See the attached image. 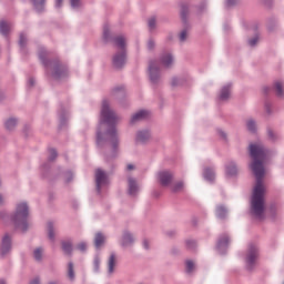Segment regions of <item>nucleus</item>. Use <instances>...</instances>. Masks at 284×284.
I'll return each instance as SVG.
<instances>
[{"label": "nucleus", "instance_id": "nucleus-58", "mask_svg": "<svg viewBox=\"0 0 284 284\" xmlns=\"http://www.w3.org/2000/svg\"><path fill=\"white\" fill-rule=\"evenodd\" d=\"M0 284H6V282H3V281H0Z\"/></svg>", "mask_w": 284, "mask_h": 284}, {"label": "nucleus", "instance_id": "nucleus-10", "mask_svg": "<svg viewBox=\"0 0 284 284\" xmlns=\"http://www.w3.org/2000/svg\"><path fill=\"white\" fill-rule=\"evenodd\" d=\"M148 116H150V112L145 110L139 111L131 118V123H136V121H143V119H148Z\"/></svg>", "mask_w": 284, "mask_h": 284}, {"label": "nucleus", "instance_id": "nucleus-39", "mask_svg": "<svg viewBox=\"0 0 284 284\" xmlns=\"http://www.w3.org/2000/svg\"><path fill=\"white\" fill-rule=\"evenodd\" d=\"M19 43H20L21 48H23V45H26V36L23 33L20 34Z\"/></svg>", "mask_w": 284, "mask_h": 284}, {"label": "nucleus", "instance_id": "nucleus-37", "mask_svg": "<svg viewBox=\"0 0 284 284\" xmlns=\"http://www.w3.org/2000/svg\"><path fill=\"white\" fill-rule=\"evenodd\" d=\"M63 72V68H58L57 70H55V72L53 73V77L55 78V79H59V77H61V73Z\"/></svg>", "mask_w": 284, "mask_h": 284}, {"label": "nucleus", "instance_id": "nucleus-18", "mask_svg": "<svg viewBox=\"0 0 284 284\" xmlns=\"http://www.w3.org/2000/svg\"><path fill=\"white\" fill-rule=\"evenodd\" d=\"M237 169H236V164L231 163L227 168H226V174L229 176H234L236 175Z\"/></svg>", "mask_w": 284, "mask_h": 284}, {"label": "nucleus", "instance_id": "nucleus-23", "mask_svg": "<svg viewBox=\"0 0 284 284\" xmlns=\"http://www.w3.org/2000/svg\"><path fill=\"white\" fill-rule=\"evenodd\" d=\"M47 227H48L49 239H50L51 241H54V232H53V230H54V224H52V222H49V223L47 224Z\"/></svg>", "mask_w": 284, "mask_h": 284}, {"label": "nucleus", "instance_id": "nucleus-45", "mask_svg": "<svg viewBox=\"0 0 284 284\" xmlns=\"http://www.w3.org/2000/svg\"><path fill=\"white\" fill-rule=\"evenodd\" d=\"M148 48H149V50H152V48H154V41L150 40L148 42Z\"/></svg>", "mask_w": 284, "mask_h": 284}, {"label": "nucleus", "instance_id": "nucleus-12", "mask_svg": "<svg viewBox=\"0 0 284 284\" xmlns=\"http://www.w3.org/2000/svg\"><path fill=\"white\" fill-rule=\"evenodd\" d=\"M114 267H116V255L114 253H112L108 261L109 274H114Z\"/></svg>", "mask_w": 284, "mask_h": 284}, {"label": "nucleus", "instance_id": "nucleus-52", "mask_svg": "<svg viewBox=\"0 0 284 284\" xmlns=\"http://www.w3.org/2000/svg\"><path fill=\"white\" fill-rule=\"evenodd\" d=\"M29 85H34V79L29 80Z\"/></svg>", "mask_w": 284, "mask_h": 284}, {"label": "nucleus", "instance_id": "nucleus-30", "mask_svg": "<svg viewBox=\"0 0 284 284\" xmlns=\"http://www.w3.org/2000/svg\"><path fill=\"white\" fill-rule=\"evenodd\" d=\"M186 272L189 273V274H191V272H194V262H192V261H186Z\"/></svg>", "mask_w": 284, "mask_h": 284}, {"label": "nucleus", "instance_id": "nucleus-20", "mask_svg": "<svg viewBox=\"0 0 284 284\" xmlns=\"http://www.w3.org/2000/svg\"><path fill=\"white\" fill-rule=\"evenodd\" d=\"M102 243H105V236L101 233H98L94 239L95 247H99Z\"/></svg>", "mask_w": 284, "mask_h": 284}, {"label": "nucleus", "instance_id": "nucleus-25", "mask_svg": "<svg viewBox=\"0 0 284 284\" xmlns=\"http://www.w3.org/2000/svg\"><path fill=\"white\" fill-rule=\"evenodd\" d=\"M204 178L206 179V181H214V171L206 169L204 171Z\"/></svg>", "mask_w": 284, "mask_h": 284}, {"label": "nucleus", "instance_id": "nucleus-33", "mask_svg": "<svg viewBox=\"0 0 284 284\" xmlns=\"http://www.w3.org/2000/svg\"><path fill=\"white\" fill-rule=\"evenodd\" d=\"M93 265H94L95 272H99V265H101V260L99 257H95Z\"/></svg>", "mask_w": 284, "mask_h": 284}, {"label": "nucleus", "instance_id": "nucleus-24", "mask_svg": "<svg viewBox=\"0 0 284 284\" xmlns=\"http://www.w3.org/2000/svg\"><path fill=\"white\" fill-rule=\"evenodd\" d=\"M17 126V120L16 119H9L7 122H6V128L7 130H13L14 128Z\"/></svg>", "mask_w": 284, "mask_h": 284}, {"label": "nucleus", "instance_id": "nucleus-32", "mask_svg": "<svg viewBox=\"0 0 284 284\" xmlns=\"http://www.w3.org/2000/svg\"><path fill=\"white\" fill-rule=\"evenodd\" d=\"M154 26H156V18H151V19L149 20V28H150L151 30H154Z\"/></svg>", "mask_w": 284, "mask_h": 284}, {"label": "nucleus", "instance_id": "nucleus-59", "mask_svg": "<svg viewBox=\"0 0 284 284\" xmlns=\"http://www.w3.org/2000/svg\"><path fill=\"white\" fill-rule=\"evenodd\" d=\"M49 284H57V283H54V282H51V283H49Z\"/></svg>", "mask_w": 284, "mask_h": 284}, {"label": "nucleus", "instance_id": "nucleus-17", "mask_svg": "<svg viewBox=\"0 0 284 284\" xmlns=\"http://www.w3.org/2000/svg\"><path fill=\"white\" fill-rule=\"evenodd\" d=\"M0 32L1 34H8L10 32V24L6 21L0 22Z\"/></svg>", "mask_w": 284, "mask_h": 284}, {"label": "nucleus", "instance_id": "nucleus-21", "mask_svg": "<svg viewBox=\"0 0 284 284\" xmlns=\"http://www.w3.org/2000/svg\"><path fill=\"white\" fill-rule=\"evenodd\" d=\"M225 214H227V210H225V206H217L216 207V216L219 219H225Z\"/></svg>", "mask_w": 284, "mask_h": 284}, {"label": "nucleus", "instance_id": "nucleus-49", "mask_svg": "<svg viewBox=\"0 0 284 284\" xmlns=\"http://www.w3.org/2000/svg\"><path fill=\"white\" fill-rule=\"evenodd\" d=\"M30 284H41V283L39 282V278H34Z\"/></svg>", "mask_w": 284, "mask_h": 284}, {"label": "nucleus", "instance_id": "nucleus-8", "mask_svg": "<svg viewBox=\"0 0 284 284\" xmlns=\"http://www.w3.org/2000/svg\"><path fill=\"white\" fill-rule=\"evenodd\" d=\"M149 74L152 83H156V81H159V65L156 64V62L150 63Z\"/></svg>", "mask_w": 284, "mask_h": 284}, {"label": "nucleus", "instance_id": "nucleus-40", "mask_svg": "<svg viewBox=\"0 0 284 284\" xmlns=\"http://www.w3.org/2000/svg\"><path fill=\"white\" fill-rule=\"evenodd\" d=\"M256 43H258V37L253 38L252 40L248 41V44L254 47Z\"/></svg>", "mask_w": 284, "mask_h": 284}, {"label": "nucleus", "instance_id": "nucleus-4", "mask_svg": "<svg viewBox=\"0 0 284 284\" xmlns=\"http://www.w3.org/2000/svg\"><path fill=\"white\" fill-rule=\"evenodd\" d=\"M115 45L120 48L121 52L113 57L114 68H123L125 65V38L119 36L114 39Z\"/></svg>", "mask_w": 284, "mask_h": 284}, {"label": "nucleus", "instance_id": "nucleus-14", "mask_svg": "<svg viewBox=\"0 0 284 284\" xmlns=\"http://www.w3.org/2000/svg\"><path fill=\"white\" fill-rule=\"evenodd\" d=\"M150 139V132L149 131H140L136 136V141L140 143H145Z\"/></svg>", "mask_w": 284, "mask_h": 284}, {"label": "nucleus", "instance_id": "nucleus-42", "mask_svg": "<svg viewBox=\"0 0 284 284\" xmlns=\"http://www.w3.org/2000/svg\"><path fill=\"white\" fill-rule=\"evenodd\" d=\"M34 6H43L45 0H33Z\"/></svg>", "mask_w": 284, "mask_h": 284}, {"label": "nucleus", "instance_id": "nucleus-9", "mask_svg": "<svg viewBox=\"0 0 284 284\" xmlns=\"http://www.w3.org/2000/svg\"><path fill=\"white\" fill-rule=\"evenodd\" d=\"M11 239L10 235L6 234L2 239L1 254L2 256L10 252Z\"/></svg>", "mask_w": 284, "mask_h": 284}, {"label": "nucleus", "instance_id": "nucleus-22", "mask_svg": "<svg viewBox=\"0 0 284 284\" xmlns=\"http://www.w3.org/2000/svg\"><path fill=\"white\" fill-rule=\"evenodd\" d=\"M62 250H63L64 254H72V243L63 242Z\"/></svg>", "mask_w": 284, "mask_h": 284}, {"label": "nucleus", "instance_id": "nucleus-11", "mask_svg": "<svg viewBox=\"0 0 284 284\" xmlns=\"http://www.w3.org/2000/svg\"><path fill=\"white\" fill-rule=\"evenodd\" d=\"M128 183H129V194L131 196H134L136 192H139V185L136 184V180L129 178Z\"/></svg>", "mask_w": 284, "mask_h": 284}, {"label": "nucleus", "instance_id": "nucleus-50", "mask_svg": "<svg viewBox=\"0 0 284 284\" xmlns=\"http://www.w3.org/2000/svg\"><path fill=\"white\" fill-rule=\"evenodd\" d=\"M101 141H102L101 133H98V143H101Z\"/></svg>", "mask_w": 284, "mask_h": 284}, {"label": "nucleus", "instance_id": "nucleus-29", "mask_svg": "<svg viewBox=\"0 0 284 284\" xmlns=\"http://www.w3.org/2000/svg\"><path fill=\"white\" fill-rule=\"evenodd\" d=\"M33 256H34L36 261H41V256H43V248H37L33 252Z\"/></svg>", "mask_w": 284, "mask_h": 284}, {"label": "nucleus", "instance_id": "nucleus-5", "mask_svg": "<svg viewBox=\"0 0 284 284\" xmlns=\"http://www.w3.org/2000/svg\"><path fill=\"white\" fill-rule=\"evenodd\" d=\"M95 183L98 192H101L103 185H108V175L101 169L95 170Z\"/></svg>", "mask_w": 284, "mask_h": 284}, {"label": "nucleus", "instance_id": "nucleus-28", "mask_svg": "<svg viewBox=\"0 0 284 284\" xmlns=\"http://www.w3.org/2000/svg\"><path fill=\"white\" fill-rule=\"evenodd\" d=\"M246 125H247V130H250V132H255V130H256V122H254V120H248Z\"/></svg>", "mask_w": 284, "mask_h": 284}, {"label": "nucleus", "instance_id": "nucleus-34", "mask_svg": "<svg viewBox=\"0 0 284 284\" xmlns=\"http://www.w3.org/2000/svg\"><path fill=\"white\" fill-rule=\"evenodd\" d=\"M50 161H54L57 159V150L51 149L50 151Z\"/></svg>", "mask_w": 284, "mask_h": 284}, {"label": "nucleus", "instance_id": "nucleus-55", "mask_svg": "<svg viewBox=\"0 0 284 284\" xmlns=\"http://www.w3.org/2000/svg\"><path fill=\"white\" fill-rule=\"evenodd\" d=\"M39 58L43 61V53H39Z\"/></svg>", "mask_w": 284, "mask_h": 284}, {"label": "nucleus", "instance_id": "nucleus-53", "mask_svg": "<svg viewBox=\"0 0 284 284\" xmlns=\"http://www.w3.org/2000/svg\"><path fill=\"white\" fill-rule=\"evenodd\" d=\"M128 170H134V165L129 164V165H128Z\"/></svg>", "mask_w": 284, "mask_h": 284}, {"label": "nucleus", "instance_id": "nucleus-51", "mask_svg": "<svg viewBox=\"0 0 284 284\" xmlns=\"http://www.w3.org/2000/svg\"><path fill=\"white\" fill-rule=\"evenodd\" d=\"M227 6H234V0H227Z\"/></svg>", "mask_w": 284, "mask_h": 284}, {"label": "nucleus", "instance_id": "nucleus-16", "mask_svg": "<svg viewBox=\"0 0 284 284\" xmlns=\"http://www.w3.org/2000/svg\"><path fill=\"white\" fill-rule=\"evenodd\" d=\"M275 91L277 97H283L284 95V84L281 81L275 82Z\"/></svg>", "mask_w": 284, "mask_h": 284}, {"label": "nucleus", "instance_id": "nucleus-2", "mask_svg": "<svg viewBox=\"0 0 284 284\" xmlns=\"http://www.w3.org/2000/svg\"><path fill=\"white\" fill-rule=\"evenodd\" d=\"M101 121L108 125L109 130L106 132V139L110 141L113 150H116L119 146V133H116V128H114V125L119 123V116L114 111L110 110L108 100L102 102Z\"/></svg>", "mask_w": 284, "mask_h": 284}, {"label": "nucleus", "instance_id": "nucleus-31", "mask_svg": "<svg viewBox=\"0 0 284 284\" xmlns=\"http://www.w3.org/2000/svg\"><path fill=\"white\" fill-rule=\"evenodd\" d=\"M185 14H187V7L182 6V8H181V17H182L183 21H185Z\"/></svg>", "mask_w": 284, "mask_h": 284}, {"label": "nucleus", "instance_id": "nucleus-36", "mask_svg": "<svg viewBox=\"0 0 284 284\" xmlns=\"http://www.w3.org/2000/svg\"><path fill=\"white\" fill-rule=\"evenodd\" d=\"M187 39V30H183L180 33V41H185Z\"/></svg>", "mask_w": 284, "mask_h": 284}, {"label": "nucleus", "instance_id": "nucleus-6", "mask_svg": "<svg viewBox=\"0 0 284 284\" xmlns=\"http://www.w3.org/2000/svg\"><path fill=\"white\" fill-rule=\"evenodd\" d=\"M256 258H258V248L254 245H251L246 254L247 265H254L256 263Z\"/></svg>", "mask_w": 284, "mask_h": 284}, {"label": "nucleus", "instance_id": "nucleus-46", "mask_svg": "<svg viewBox=\"0 0 284 284\" xmlns=\"http://www.w3.org/2000/svg\"><path fill=\"white\" fill-rule=\"evenodd\" d=\"M149 243H150V242H149L148 240H144V241H143V247H144V250H149V247H150V246H148Z\"/></svg>", "mask_w": 284, "mask_h": 284}, {"label": "nucleus", "instance_id": "nucleus-41", "mask_svg": "<svg viewBox=\"0 0 284 284\" xmlns=\"http://www.w3.org/2000/svg\"><path fill=\"white\" fill-rule=\"evenodd\" d=\"M229 241H230V239H227V236H225L223 240H220L219 245L220 246L221 245H227Z\"/></svg>", "mask_w": 284, "mask_h": 284}, {"label": "nucleus", "instance_id": "nucleus-38", "mask_svg": "<svg viewBox=\"0 0 284 284\" xmlns=\"http://www.w3.org/2000/svg\"><path fill=\"white\" fill-rule=\"evenodd\" d=\"M79 6H81V0H71L72 8H79Z\"/></svg>", "mask_w": 284, "mask_h": 284}, {"label": "nucleus", "instance_id": "nucleus-47", "mask_svg": "<svg viewBox=\"0 0 284 284\" xmlns=\"http://www.w3.org/2000/svg\"><path fill=\"white\" fill-rule=\"evenodd\" d=\"M219 136H221L222 139H225L226 138L225 132L219 131Z\"/></svg>", "mask_w": 284, "mask_h": 284}, {"label": "nucleus", "instance_id": "nucleus-48", "mask_svg": "<svg viewBox=\"0 0 284 284\" xmlns=\"http://www.w3.org/2000/svg\"><path fill=\"white\" fill-rule=\"evenodd\" d=\"M103 37L104 39H108V28L104 27V31H103Z\"/></svg>", "mask_w": 284, "mask_h": 284}, {"label": "nucleus", "instance_id": "nucleus-43", "mask_svg": "<svg viewBox=\"0 0 284 284\" xmlns=\"http://www.w3.org/2000/svg\"><path fill=\"white\" fill-rule=\"evenodd\" d=\"M187 247H194L196 243L194 241H187L186 242Z\"/></svg>", "mask_w": 284, "mask_h": 284}, {"label": "nucleus", "instance_id": "nucleus-56", "mask_svg": "<svg viewBox=\"0 0 284 284\" xmlns=\"http://www.w3.org/2000/svg\"><path fill=\"white\" fill-rule=\"evenodd\" d=\"M268 135H270L271 139H272V136H274V133H273L272 131H270V132H268Z\"/></svg>", "mask_w": 284, "mask_h": 284}, {"label": "nucleus", "instance_id": "nucleus-7", "mask_svg": "<svg viewBox=\"0 0 284 284\" xmlns=\"http://www.w3.org/2000/svg\"><path fill=\"white\" fill-rule=\"evenodd\" d=\"M158 179H159L161 185H163L164 187H168V185H170V183H172V173H170V171H161L158 174Z\"/></svg>", "mask_w": 284, "mask_h": 284}, {"label": "nucleus", "instance_id": "nucleus-27", "mask_svg": "<svg viewBox=\"0 0 284 284\" xmlns=\"http://www.w3.org/2000/svg\"><path fill=\"white\" fill-rule=\"evenodd\" d=\"M185 187V184L183 182H176L175 185L172 186L173 192H181Z\"/></svg>", "mask_w": 284, "mask_h": 284}, {"label": "nucleus", "instance_id": "nucleus-26", "mask_svg": "<svg viewBox=\"0 0 284 284\" xmlns=\"http://www.w3.org/2000/svg\"><path fill=\"white\" fill-rule=\"evenodd\" d=\"M68 276L71 281H74V264L72 263L68 265Z\"/></svg>", "mask_w": 284, "mask_h": 284}, {"label": "nucleus", "instance_id": "nucleus-35", "mask_svg": "<svg viewBox=\"0 0 284 284\" xmlns=\"http://www.w3.org/2000/svg\"><path fill=\"white\" fill-rule=\"evenodd\" d=\"M87 248L88 245L85 244V242H81L80 244H78V250H80V252H85Z\"/></svg>", "mask_w": 284, "mask_h": 284}, {"label": "nucleus", "instance_id": "nucleus-57", "mask_svg": "<svg viewBox=\"0 0 284 284\" xmlns=\"http://www.w3.org/2000/svg\"><path fill=\"white\" fill-rule=\"evenodd\" d=\"M176 79H173L172 85H176Z\"/></svg>", "mask_w": 284, "mask_h": 284}, {"label": "nucleus", "instance_id": "nucleus-13", "mask_svg": "<svg viewBox=\"0 0 284 284\" xmlns=\"http://www.w3.org/2000/svg\"><path fill=\"white\" fill-rule=\"evenodd\" d=\"M161 63L164 68H170L174 63V59L171 54H164L162 55Z\"/></svg>", "mask_w": 284, "mask_h": 284}, {"label": "nucleus", "instance_id": "nucleus-3", "mask_svg": "<svg viewBox=\"0 0 284 284\" xmlns=\"http://www.w3.org/2000/svg\"><path fill=\"white\" fill-rule=\"evenodd\" d=\"M28 204L20 203L18 204L16 209V214L13 216V223L22 230V232H26L28 230Z\"/></svg>", "mask_w": 284, "mask_h": 284}, {"label": "nucleus", "instance_id": "nucleus-54", "mask_svg": "<svg viewBox=\"0 0 284 284\" xmlns=\"http://www.w3.org/2000/svg\"><path fill=\"white\" fill-rule=\"evenodd\" d=\"M3 204V197L0 195V205Z\"/></svg>", "mask_w": 284, "mask_h": 284}, {"label": "nucleus", "instance_id": "nucleus-15", "mask_svg": "<svg viewBox=\"0 0 284 284\" xmlns=\"http://www.w3.org/2000/svg\"><path fill=\"white\" fill-rule=\"evenodd\" d=\"M230 88H231L230 85H226L221 90V93H220L221 101H227V99H230Z\"/></svg>", "mask_w": 284, "mask_h": 284}, {"label": "nucleus", "instance_id": "nucleus-1", "mask_svg": "<svg viewBox=\"0 0 284 284\" xmlns=\"http://www.w3.org/2000/svg\"><path fill=\"white\" fill-rule=\"evenodd\" d=\"M250 154L253 159L251 170L256 178V184L253 189V195L251 200V212L256 219H263V212H265V185H263V176H265V168L263 163L267 156V151L261 144H251Z\"/></svg>", "mask_w": 284, "mask_h": 284}, {"label": "nucleus", "instance_id": "nucleus-19", "mask_svg": "<svg viewBox=\"0 0 284 284\" xmlns=\"http://www.w3.org/2000/svg\"><path fill=\"white\" fill-rule=\"evenodd\" d=\"M132 241H133L132 235L130 233H124L123 240H122L123 247H128V245H130Z\"/></svg>", "mask_w": 284, "mask_h": 284}, {"label": "nucleus", "instance_id": "nucleus-44", "mask_svg": "<svg viewBox=\"0 0 284 284\" xmlns=\"http://www.w3.org/2000/svg\"><path fill=\"white\" fill-rule=\"evenodd\" d=\"M63 0H55V8H61Z\"/></svg>", "mask_w": 284, "mask_h": 284}]
</instances>
